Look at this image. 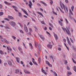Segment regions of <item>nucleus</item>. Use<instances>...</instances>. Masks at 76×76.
<instances>
[{"mask_svg": "<svg viewBox=\"0 0 76 76\" xmlns=\"http://www.w3.org/2000/svg\"><path fill=\"white\" fill-rule=\"evenodd\" d=\"M59 3H60V5L61 7V9H63V8H64V9L65 11H66V12H68V10L67 9V7H65L64 4L63 3H62L61 1H60Z\"/></svg>", "mask_w": 76, "mask_h": 76, "instance_id": "nucleus-1", "label": "nucleus"}, {"mask_svg": "<svg viewBox=\"0 0 76 76\" xmlns=\"http://www.w3.org/2000/svg\"><path fill=\"white\" fill-rule=\"evenodd\" d=\"M10 24L12 26L14 27L15 25H16V24L13 21H11L10 22H9Z\"/></svg>", "mask_w": 76, "mask_h": 76, "instance_id": "nucleus-2", "label": "nucleus"}, {"mask_svg": "<svg viewBox=\"0 0 76 76\" xmlns=\"http://www.w3.org/2000/svg\"><path fill=\"white\" fill-rule=\"evenodd\" d=\"M24 29L26 32H28V27L26 26V25H24Z\"/></svg>", "mask_w": 76, "mask_h": 76, "instance_id": "nucleus-3", "label": "nucleus"}, {"mask_svg": "<svg viewBox=\"0 0 76 76\" xmlns=\"http://www.w3.org/2000/svg\"><path fill=\"white\" fill-rule=\"evenodd\" d=\"M29 4H28V6H29L30 8H32V3L31 1H29Z\"/></svg>", "mask_w": 76, "mask_h": 76, "instance_id": "nucleus-4", "label": "nucleus"}, {"mask_svg": "<svg viewBox=\"0 0 76 76\" xmlns=\"http://www.w3.org/2000/svg\"><path fill=\"white\" fill-rule=\"evenodd\" d=\"M67 37V41L68 42L69 45H72V44L71 43V42H70V40H69V38H68V37Z\"/></svg>", "mask_w": 76, "mask_h": 76, "instance_id": "nucleus-5", "label": "nucleus"}, {"mask_svg": "<svg viewBox=\"0 0 76 76\" xmlns=\"http://www.w3.org/2000/svg\"><path fill=\"white\" fill-rule=\"evenodd\" d=\"M22 10L23 11V12H24V13H25L26 15H27V16H28V14L27 13V12H26V11L25 10L23 9H22Z\"/></svg>", "mask_w": 76, "mask_h": 76, "instance_id": "nucleus-6", "label": "nucleus"}, {"mask_svg": "<svg viewBox=\"0 0 76 76\" xmlns=\"http://www.w3.org/2000/svg\"><path fill=\"white\" fill-rule=\"evenodd\" d=\"M53 34L54 35V37L56 40H57L58 39V37L57 36V35L55 34V33L54 32L53 33Z\"/></svg>", "mask_w": 76, "mask_h": 76, "instance_id": "nucleus-7", "label": "nucleus"}, {"mask_svg": "<svg viewBox=\"0 0 76 76\" xmlns=\"http://www.w3.org/2000/svg\"><path fill=\"white\" fill-rule=\"evenodd\" d=\"M66 33H67V34H68V35H69L70 36L71 35V33H70V31H69V30L68 29L67 30V31L66 30Z\"/></svg>", "mask_w": 76, "mask_h": 76, "instance_id": "nucleus-8", "label": "nucleus"}, {"mask_svg": "<svg viewBox=\"0 0 76 76\" xmlns=\"http://www.w3.org/2000/svg\"><path fill=\"white\" fill-rule=\"evenodd\" d=\"M8 63L9 66H12V62H11V61H8Z\"/></svg>", "mask_w": 76, "mask_h": 76, "instance_id": "nucleus-9", "label": "nucleus"}, {"mask_svg": "<svg viewBox=\"0 0 76 76\" xmlns=\"http://www.w3.org/2000/svg\"><path fill=\"white\" fill-rule=\"evenodd\" d=\"M42 72L43 73L45 74V75H47V72H45V70L43 69V68H42Z\"/></svg>", "mask_w": 76, "mask_h": 76, "instance_id": "nucleus-10", "label": "nucleus"}, {"mask_svg": "<svg viewBox=\"0 0 76 76\" xmlns=\"http://www.w3.org/2000/svg\"><path fill=\"white\" fill-rule=\"evenodd\" d=\"M4 3H5V4H7V5H10L11 4L10 3H9L6 1H4Z\"/></svg>", "mask_w": 76, "mask_h": 76, "instance_id": "nucleus-11", "label": "nucleus"}, {"mask_svg": "<svg viewBox=\"0 0 76 76\" xmlns=\"http://www.w3.org/2000/svg\"><path fill=\"white\" fill-rule=\"evenodd\" d=\"M24 72L25 73H28V74H30L31 72H29L28 71H26V70H24Z\"/></svg>", "mask_w": 76, "mask_h": 76, "instance_id": "nucleus-12", "label": "nucleus"}, {"mask_svg": "<svg viewBox=\"0 0 76 76\" xmlns=\"http://www.w3.org/2000/svg\"><path fill=\"white\" fill-rule=\"evenodd\" d=\"M8 18H9V19H14V18L13 17L10 16H8Z\"/></svg>", "mask_w": 76, "mask_h": 76, "instance_id": "nucleus-13", "label": "nucleus"}, {"mask_svg": "<svg viewBox=\"0 0 76 76\" xmlns=\"http://www.w3.org/2000/svg\"><path fill=\"white\" fill-rule=\"evenodd\" d=\"M48 47H49L50 48H52V47H53V45H47Z\"/></svg>", "mask_w": 76, "mask_h": 76, "instance_id": "nucleus-14", "label": "nucleus"}, {"mask_svg": "<svg viewBox=\"0 0 76 76\" xmlns=\"http://www.w3.org/2000/svg\"><path fill=\"white\" fill-rule=\"evenodd\" d=\"M39 36L40 37V38L42 39H45L44 38V37H43L42 35H39Z\"/></svg>", "mask_w": 76, "mask_h": 76, "instance_id": "nucleus-15", "label": "nucleus"}, {"mask_svg": "<svg viewBox=\"0 0 76 76\" xmlns=\"http://www.w3.org/2000/svg\"><path fill=\"white\" fill-rule=\"evenodd\" d=\"M37 13H38V14L39 15H40V16H42V17H43V15H42V13H41V12H37Z\"/></svg>", "mask_w": 76, "mask_h": 76, "instance_id": "nucleus-16", "label": "nucleus"}, {"mask_svg": "<svg viewBox=\"0 0 76 76\" xmlns=\"http://www.w3.org/2000/svg\"><path fill=\"white\" fill-rule=\"evenodd\" d=\"M38 48L39 50H40V49H41V45H38Z\"/></svg>", "mask_w": 76, "mask_h": 76, "instance_id": "nucleus-17", "label": "nucleus"}, {"mask_svg": "<svg viewBox=\"0 0 76 76\" xmlns=\"http://www.w3.org/2000/svg\"><path fill=\"white\" fill-rule=\"evenodd\" d=\"M4 28H5L6 29H9V26H8V25H6V26H4Z\"/></svg>", "mask_w": 76, "mask_h": 76, "instance_id": "nucleus-18", "label": "nucleus"}, {"mask_svg": "<svg viewBox=\"0 0 76 76\" xmlns=\"http://www.w3.org/2000/svg\"><path fill=\"white\" fill-rule=\"evenodd\" d=\"M62 29L64 32H65V31H67V29H66L65 28L62 27Z\"/></svg>", "mask_w": 76, "mask_h": 76, "instance_id": "nucleus-19", "label": "nucleus"}, {"mask_svg": "<svg viewBox=\"0 0 76 76\" xmlns=\"http://www.w3.org/2000/svg\"><path fill=\"white\" fill-rule=\"evenodd\" d=\"M4 41H5V42L7 44H9V42H8L7 40L6 39H4Z\"/></svg>", "mask_w": 76, "mask_h": 76, "instance_id": "nucleus-20", "label": "nucleus"}, {"mask_svg": "<svg viewBox=\"0 0 76 76\" xmlns=\"http://www.w3.org/2000/svg\"><path fill=\"white\" fill-rule=\"evenodd\" d=\"M7 48L8 50H9L10 51H12V49H11V48H9L7 46Z\"/></svg>", "mask_w": 76, "mask_h": 76, "instance_id": "nucleus-21", "label": "nucleus"}, {"mask_svg": "<svg viewBox=\"0 0 76 76\" xmlns=\"http://www.w3.org/2000/svg\"><path fill=\"white\" fill-rule=\"evenodd\" d=\"M69 11L71 15H73V13L72 12V10H71V9H69Z\"/></svg>", "mask_w": 76, "mask_h": 76, "instance_id": "nucleus-22", "label": "nucleus"}, {"mask_svg": "<svg viewBox=\"0 0 76 76\" xmlns=\"http://www.w3.org/2000/svg\"><path fill=\"white\" fill-rule=\"evenodd\" d=\"M18 16H19V17H22V14L20 12H18Z\"/></svg>", "mask_w": 76, "mask_h": 76, "instance_id": "nucleus-23", "label": "nucleus"}, {"mask_svg": "<svg viewBox=\"0 0 76 76\" xmlns=\"http://www.w3.org/2000/svg\"><path fill=\"white\" fill-rule=\"evenodd\" d=\"M16 59L18 63H19V58H16Z\"/></svg>", "mask_w": 76, "mask_h": 76, "instance_id": "nucleus-24", "label": "nucleus"}, {"mask_svg": "<svg viewBox=\"0 0 76 76\" xmlns=\"http://www.w3.org/2000/svg\"><path fill=\"white\" fill-rule=\"evenodd\" d=\"M29 45H30V46L31 47V49H32L33 48V46H32V45L31 43H29Z\"/></svg>", "mask_w": 76, "mask_h": 76, "instance_id": "nucleus-25", "label": "nucleus"}, {"mask_svg": "<svg viewBox=\"0 0 76 76\" xmlns=\"http://www.w3.org/2000/svg\"><path fill=\"white\" fill-rule=\"evenodd\" d=\"M18 48L19 51H22V48L20 47V46H19L18 47Z\"/></svg>", "mask_w": 76, "mask_h": 76, "instance_id": "nucleus-26", "label": "nucleus"}, {"mask_svg": "<svg viewBox=\"0 0 76 76\" xmlns=\"http://www.w3.org/2000/svg\"><path fill=\"white\" fill-rule=\"evenodd\" d=\"M71 9L72 11L73 12V9H74V6H72V7H71Z\"/></svg>", "mask_w": 76, "mask_h": 76, "instance_id": "nucleus-27", "label": "nucleus"}, {"mask_svg": "<svg viewBox=\"0 0 76 76\" xmlns=\"http://www.w3.org/2000/svg\"><path fill=\"white\" fill-rule=\"evenodd\" d=\"M58 23L60 24L61 26H63V24L62 23V22H61V21H58Z\"/></svg>", "mask_w": 76, "mask_h": 76, "instance_id": "nucleus-28", "label": "nucleus"}, {"mask_svg": "<svg viewBox=\"0 0 76 76\" xmlns=\"http://www.w3.org/2000/svg\"><path fill=\"white\" fill-rule=\"evenodd\" d=\"M41 3H42L44 5V6H47V4H45V3L42 1H40Z\"/></svg>", "mask_w": 76, "mask_h": 76, "instance_id": "nucleus-29", "label": "nucleus"}, {"mask_svg": "<svg viewBox=\"0 0 76 76\" xmlns=\"http://www.w3.org/2000/svg\"><path fill=\"white\" fill-rule=\"evenodd\" d=\"M4 20H7V21H9L10 20H9V19L7 18H4Z\"/></svg>", "mask_w": 76, "mask_h": 76, "instance_id": "nucleus-30", "label": "nucleus"}, {"mask_svg": "<svg viewBox=\"0 0 76 76\" xmlns=\"http://www.w3.org/2000/svg\"><path fill=\"white\" fill-rule=\"evenodd\" d=\"M53 73L54 74L55 76H58L57 74V73H56L54 71L53 72Z\"/></svg>", "mask_w": 76, "mask_h": 76, "instance_id": "nucleus-31", "label": "nucleus"}, {"mask_svg": "<svg viewBox=\"0 0 76 76\" xmlns=\"http://www.w3.org/2000/svg\"><path fill=\"white\" fill-rule=\"evenodd\" d=\"M0 40L1 41V42H4V39L2 38V39H0Z\"/></svg>", "mask_w": 76, "mask_h": 76, "instance_id": "nucleus-32", "label": "nucleus"}, {"mask_svg": "<svg viewBox=\"0 0 76 76\" xmlns=\"http://www.w3.org/2000/svg\"><path fill=\"white\" fill-rule=\"evenodd\" d=\"M46 63L47 65H48V64H50V62L47 61H46Z\"/></svg>", "mask_w": 76, "mask_h": 76, "instance_id": "nucleus-33", "label": "nucleus"}, {"mask_svg": "<svg viewBox=\"0 0 76 76\" xmlns=\"http://www.w3.org/2000/svg\"><path fill=\"white\" fill-rule=\"evenodd\" d=\"M0 53L1 54H4V53L1 50H0Z\"/></svg>", "mask_w": 76, "mask_h": 76, "instance_id": "nucleus-34", "label": "nucleus"}, {"mask_svg": "<svg viewBox=\"0 0 76 76\" xmlns=\"http://www.w3.org/2000/svg\"><path fill=\"white\" fill-rule=\"evenodd\" d=\"M12 38L14 39H15V40L16 39V37L13 36H12Z\"/></svg>", "mask_w": 76, "mask_h": 76, "instance_id": "nucleus-35", "label": "nucleus"}, {"mask_svg": "<svg viewBox=\"0 0 76 76\" xmlns=\"http://www.w3.org/2000/svg\"><path fill=\"white\" fill-rule=\"evenodd\" d=\"M33 63H34V64H35L36 65H38V64H37V62H36L35 61H34V62H33Z\"/></svg>", "mask_w": 76, "mask_h": 76, "instance_id": "nucleus-36", "label": "nucleus"}, {"mask_svg": "<svg viewBox=\"0 0 76 76\" xmlns=\"http://www.w3.org/2000/svg\"><path fill=\"white\" fill-rule=\"evenodd\" d=\"M53 13L54 15H57V14L56 12H55L54 11H53Z\"/></svg>", "mask_w": 76, "mask_h": 76, "instance_id": "nucleus-37", "label": "nucleus"}, {"mask_svg": "<svg viewBox=\"0 0 76 76\" xmlns=\"http://www.w3.org/2000/svg\"><path fill=\"white\" fill-rule=\"evenodd\" d=\"M34 45L36 48H37L38 45H37V43H36V42H34Z\"/></svg>", "mask_w": 76, "mask_h": 76, "instance_id": "nucleus-38", "label": "nucleus"}, {"mask_svg": "<svg viewBox=\"0 0 76 76\" xmlns=\"http://www.w3.org/2000/svg\"><path fill=\"white\" fill-rule=\"evenodd\" d=\"M49 25H50V26L52 27V28H53V24H51V23H49Z\"/></svg>", "mask_w": 76, "mask_h": 76, "instance_id": "nucleus-39", "label": "nucleus"}, {"mask_svg": "<svg viewBox=\"0 0 76 76\" xmlns=\"http://www.w3.org/2000/svg\"><path fill=\"white\" fill-rule=\"evenodd\" d=\"M50 1H51L50 2V3L51 4H53V1L51 0H50Z\"/></svg>", "mask_w": 76, "mask_h": 76, "instance_id": "nucleus-40", "label": "nucleus"}, {"mask_svg": "<svg viewBox=\"0 0 76 76\" xmlns=\"http://www.w3.org/2000/svg\"><path fill=\"white\" fill-rule=\"evenodd\" d=\"M38 61H39V63H40L41 62V58H39Z\"/></svg>", "mask_w": 76, "mask_h": 76, "instance_id": "nucleus-41", "label": "nucleus"}, {"mask_svg": "<svg viewBox=\"0 0 76 76\" xmlns=\"http://www.w3.org/2000/svg\"><path fill=\"white\" fill-rule=\"evenodd\" d=\"M70 40L71 41V42H72V43H73V40H72V38H70Z\"/></svg>", "mask_w": 76, "mask_h": 76, "instance_id": "nucleus-42", "label": "nucleus"}, {"mask_svg": "<svg viewBox=\"0 0 76 76\" xmlns=\"http://www.w3.org/2000/svg\"><path fill=\"white\" fill-rule=\"evenodd\" d=\"M3 15V12H0V16H2Z\"/></svg>", "mask_w": 76, "mask_h": 76, "instance_id": "nucleus-43", "label": "nucleus"}, {"mask_svg": "<svg viewBox=\"0 0 76 76\" xmlns=\"http://www.w3.org/2000/svg\"><path fill=\"white\" fill-rule=\"evenodd\" d=\"M29 63V64H30L31 66H32V65H33V64H32V63L31 61Z\"/></svg>", "mask_w": 76, "mask_h": 76, "instance_id": "nucleus-44", "label": "nucleus"}, {"mask_svg": "<svg viewBox=\"0 0 76 76\" xmlns=\"http://www.w3.org/2000/svg\"><path fill=\"white\" fill-rule=\"evenodd\" d=\"M68 75H72V72H68Z\"/></svg>", "mask_w": 76, "mask_h": 76, "instance_id": "nucleus-45", "label": "nucleus"}, {"mask_svg": "<svg viewBox=\"0 0 76 76\" xmlns=\"http://www.w3.org/2000/svg\"><path fill=\"white\" fill-rule=\"evenodd\" d=\"M66 69L68 70H70V68H69V66H67Z\"/></svg>", "mask_w": 76, "mask_h": 76, "instance_id": "nucleus-46", "label": "nucleus"}, {"mask_svg": "<svg viewBox=\"0 0 76 76\" xmlns=\"http://www.w3.org/2000/svg\"><path fill=\"white\" fill-rule=\"evenodd\" d=\"M15 72L16 73H19V70L17 69L16 70Z\"/></svg>", "mask_w": 76, "mask_h": 76, "instance_id": "nucleus-47", "label": "nucleus"}, {"mask_svg": "<svg viewBox=\"0 0 76 76\" xmlns=\"http://www.w3.org/2000/svg\"><path fill=\"white\" fill-rule=\"evenodd\" d=\"M72 60L73 61V63H75V64H76V61H75V60H74L73 58H72Z\"/></svg>", "mask_w": 76, "mask_h": 76, "instance_id": "nucleus-48", "label": "nucleus"}, {"mask_svg": "<svg viewBox=\"0 0 76 76\" xmlns=\"http://www.w3.org/2000/svg\"><path fill=\"white\" fill-rule=\"evenodd\" d=\"M20 32H21V33H22V34L24 33L23 32V31H22V30H20Z\"/></svg>", "mask_w": 76, "mask_h": 76, "instance_id": "nucleus-49", "label": "nucleus"}, {"mask_svg": "<svg viewBox=\"0 0 76 76\" xmlns=\"http://www.w3.org/2000/svg\"><path fill=\"white\" fill-rule=\"evenodd\" d=\"M65 20H66V23H68V21H67V20L66 19V18H65Z\"/></svg>", "mask_w": 76, "mask_h": 76, "instance_id": "nucleus-50", "label": "nucleus"}, {"mask_svg": "<svg viewBox=\"0 0 76 76\" xmlns=\"http://www.w3.org/2000/svg\"><path fill=\"white\" fill-rule=\"evenodd\" d=\"M48 65L50 67H52V65L51 64H50V63Z\"/></svg>", "mask_w": 76, "mask_h": 76, "instance_id": "nucleus-51", "label": "nucleus"}, {"mask_svg": "<svg viewBox=\"0 0 76 76\" xmlns=\"http://www.w3.org/2000/svg\"><path fill=\"white\" fill-rule=\"evenodd\" d=\"M18 24H19V25H20V26L22 27H23V26H22V24H21L20 23H18Z\"/></svg>", "mask_w": 76, "mask_h": 76, "instance_id": "nucleus-52", "label": "nucleus"}, {"mask_svg": "<svg viewBox=\"0 0 76 76\" xmlns=\"http://www.w3.org/2000/svg\"><path fill=\"white\" fill-rule=\"evenodd\" d=\"M18 24H19V25H20V26L22 27H23V26H22V24H21L20 23H18Z\"/></svg>", "mask_w": 76, "mask_h": 76, "instance_id": "nucleus-53", "label": "nucleus"}, {"mask_svg": "<svg viewBox=\"0 0 76 76\" xmlns=\"http://www.w3.org/2000/svg\"><path fill=\"white\" fill-rule=\"evenodd\" d=\"M37 6H39V7H40V6H41V4H38V3L37 4Z\"/></svg>", "mask_w": 76, "mask_h": 76, "instance_id": "nucleus-54", "label": "nucleus"}, {"mask_svg": "<svg viewBox=\"0 0 76 76\" xmlns=\"http://www.w3.org/2000/svg\"><path fill=\"white\" fill-rule=\"evenodd\" d=\"M29 29L30 31V32H31L32 31V29H31V28H29Z\"/></svg>", "mask_w": 76, "mask_h": 76, "instance_id": "nucleus-55", "label": "nucleus"}, {"mask_svg": "<svg viewBox=\"0 0 76 76\" xmlns=\"http://www.w3.org/2000/svg\"><path fill=\"white\" fill-rule=\"evenodd\" d=\"M41 23L42 24H43L44 25H45V24L44 23V21H41Z\"/></svg>", "mask_w": 76, "mask_h": 76, "instance_id": "nucleus-56", "label": "nucleus"}, {"mask_svg": "<svg viewBox=\"0 0 76 76\" xmlns=\"http://www.w3.org/2000/svg\"><path fill=\"white\" fill-rule=\"evenodd\" d=\"M60 11L61 12H62V13H64V12L63 11V10H61Z\"/></svg>", "mask_w": 76, "mask_h": 76, "instance_id": "nucleus-57", "label": "nucleus"}, {"mask_svg": "<svg viewBox=\"0 0 76 76\" xmlns=\"http://www.w3.org/2000/svg\"><path fill=\"white\" fill-rule=\"evenodd\" d=\"M12 7H13V8H14V9H16V7H15V6H12Z\"/></svg>", "mask_w": 76, "mask_h": 76, "instance_id": "nucleus-58", "label": "nucleus"}, {"mask_svg": "<svg viewBox=\"0 0 76 76\" xmlns=\"http://www.w3.org/2000/svg\"><path fill=\"white\" fill-rule=\"evenodd\" d=\"M20 63L22 64H23V61H20Z\"/></svg>", "mask_w": 76, "mask_h": 76, "instance_id": "nucleus-59", "label": "nucleus"}, {"mask_svg": "<svg viewBox=\"0 0 76 76\" xmlns=\"http://www.w3.org/2000/svg\"><path fill=\"white\" fill-rule=\"evenodd\" d=\"M34 55L35 56H36V57H38V56H37L36 53H35Z\"/></svg>", "mask_w": 76, "mask_h": 76, "instance_id": "nucleus-60", "label": "nucleus"}, {"mask_svg": "<svg viewBox=\"0 0 76 76\" xmlns=\"http://www.w3.org/2000/svg\"><path fill=\"white\" fill-rule=\"evenodd\" d=\"M2 7L3 6H2V5L0 4V9H1V8H2Z\"/></svg>", "mask_w": 76, "mask_h": 76, "instance_id": "nucleus-61", "label": "nucleus"}, {"mask_svg": "<svg viewBox=\"0 0 76 76\" xmlns=\"http://www.w3.org/2000/svg\"><path fill=\"white\" fill-rule=\"evenodd\" d=\"M65 2H66V3H68V0H65Z\"/></svg>", "mask_w": 76, "mask_h": 76, "instance_id": "nucleus-62", "label": "nucleus"}, {"mask_svg": "<svg viewBox=\"0 0 76 76\" xmlns=\"http://www.w3.org/2000/svg\"><path fill=\"white\" fill-rule=\"evenodd\" d=\"M66 48H67V49L68 51H69V48L68 47L66 46Z\"/></svg>", "mask_w": 76, "mask_h": 76, "instance_id": "nucleus-63", "label": "nucleus"}, {"mask_svg": "<svg viewBox=\"0 0 76 76\" xmlns=\"http://www.w3.org/2000/svg\"><path fill=\"white\" fill-rule=\"evenodd\" d=\"M4 66H6L7 65V63H4Z\"/></svg>", "mask_w": 76, "mask_h": 76, "instance_id": "nucleus-64", "label": "nucleus"}]
</instances>
